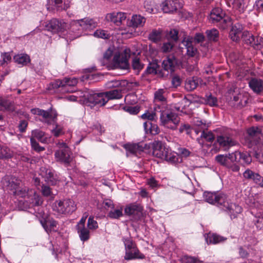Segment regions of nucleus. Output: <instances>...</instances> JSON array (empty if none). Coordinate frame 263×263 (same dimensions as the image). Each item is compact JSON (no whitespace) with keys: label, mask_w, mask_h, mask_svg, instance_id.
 Listing matches in <instances>:
<instances>
[{"label":"nucleus","mask_w":263,"mask_h":263,"mask_svg":"<svg viewBox=\"0 0 263 263\" xmlns=\"http://www.w3.org/2000/svg\"><path fill=\"white\" fill-rule=\"evenodd\" d=\"M145 154L164 160L172 164L182 162L181 158L161 141L155 140L146 143Z\"/></svg>","instance_id":"nucleus-1"},{"label":"nucleus","mask_w":263,"mask_h":263,"mask_svg":"<svg viewBox=\"0 0 263 263\" xmlns=\"http://www.w3.org/2000/svg\"><path fill=\"white\" fill-rule=\"evenodd\" d=\"M123 95L121 90L116 88L99 93H88L84 96V102L88 106L93 107L96 105L104 106L109 100L120 99Z\"/></svg>","instance_id":"nucleus-2"},{"label":"nucleus","mask_w":263,"mask_h":263,"mask_svg":"<svg viewBox=\"0 0 263 263\" xmlns=\"http://www.w3.org/2000/svg\"><path fill=\"white\" fill-rule=\"evenodd\" d=\"M160 119L164 126L173 130L177 129L180 122V118L177 113L170 107L166 106L164 109L160 110Z\"/></svg>","instance_id":"nucleus-3"},{"label":"nucleus","mask_w":263,"mask_h":263,"mask_svg":"<svg viewBox=\"0 0 263 263\" xmlns=\"http://www.w3.org/2000/svg\"><path fill=\"white\" fill-rule=\"evenodd\" d=\"M122 241L124 242L125 248V254L124 259L130 260L135 259H144L145 255L141 253L137 247L136 243L133 241L131 237H123Z\"/></svg>","instance_id":"nucleus-4"},{"label":"nucleus","mask_w":263,"mask_h":263,"mask_svg":"<svg viewBox=\"0 0 263 263\" xmlns=\"http://www.w3.org/2000/svg\"><path fill=\"white\" fill-rule=\"evenodd\" d=\"M96 26V23L92 19L85 18L72 22L70 24V31L78 37L83 32L92 30Z\"/></svg>","instance_id":"nucleus-5"},{"label":"nucleus","mask_w":263,"mask_h":263,"mask_svg":"<svg viewBox=\"0 0 263 263\" xmlns=\"http://www.w3.org/2000/svg\"><path fill=\"white\" fill-rule=\"evenodd\" d=\"M124 213L126 215L132 216L136 222L142 221L146 217L143 205L137 202L126 204L124 208Z\"/></svg>","instance_id":"nucleus-6"},{"label":"nucleus","mask_w":263,"mask_h":263,"mask_svg":"<svg viewBox=\"0 0 263 263\" xmlns=\"http://www.w3.org/2000/svg\"><path fill=\"white\" fill-rule=\"evenodd\" d=\"M30 111L33 115L42 116L44 119L42 122L48 125H50L58 120V114L55 109L53 108L52 107H50L46 110L39 108H34L31 109Z\"/></svg>","instance_id":"nucleus-7"},{"label":"nucleus","mask_w":263,"mask_h":263,"mask_svg":"<svg viewBox=\"0 0 263 263\" xmlns=\"http://www.w3.org/2000/svg\"><path fill=\"white\" fill-rule=\"evenodd\" d=\"M53 210L61 214H69L76 210L73 200L70 199L55 200L52 205Z\"/></svg>","instance_id":"nucleus-8"},{"label":"nucleus","mask_w":263,"mask_h":263,"mask_svg":"<svg viewBox=\"0 0 263 263\" xmlns=\"http://www.w3.org/2000/svg\"><path fill=\"white\" fill-rule=\"evenodd\" d=\"M40 170V174L44 178L45 181L49 185L54 186L59 182V177L52 167L42 166Z\"/></svg>","instance_id":"nucleus-9"},{"label":"nucleus","mask_w":263,"mask_h":263,"mask_svg":"<svg viewBox=\"0 0 263 263\" xmlns=\"http://www.w3.org/2000/svg\"><path fill=\"white\" fill-rule=\"evenodd\" d=\"M184 6L183 0H165L161 7L164 13H174L180 11Z\"/></svg>","instance_id":"nucleus-10"},{"label":"nucleus","mask_w":263,"mask_h":263,"mask_svg":"<svg viewBox=\"0 0 263 263\" xmlns=\"http://www.w3.org/2000/svg\"><path fill=\"white\" fill-rule=\"evenodd\" d=\"M21 180L13 176H5L2 180V183L7 190L16 194V191L20 188Z\"/></svg>","instance_id":"nucleus-11"},{"label":"nucleus","mask_w":263,"mask_h":263,"mask_svg":"<svg viewBox=\"0 0 263 263\" xmlns=\"http://www.w3.org/2000/svg\"><path fill=\"white\" fill-rule=\"evenodd\" d=\"M245 25L239 22L235 24H232L229 33V37L233 41L236 43L240 42L241 37L240 35L243 34L245 31Z\"/></svg>","instance_id":"nucleus-12"},{"label":"nucleus","mask_w":263,"mask_h":263,"mask_svg":"<svg viewBox=\"0 0 263 263\" xmlns=\"http://www.w3.org/2000/svg\"><path fill=\"white\" fill-rule=\"evenodd\" d=\"M72 154L70 150L67 147L57 151L54 153V156L57 161L63 163L67 166L72 161Z\"/></svg>","instance_id":"nucleus-13"},{"label":"nucleus","mask_w":263,"mask_h":263,"mask_svg":"<svg viewBox=\"0 0 263 263\" xmlns=\"http://www.w3.org/2000/svg\"><path fill=\"white\" fill-rule=\"evenodd\" d=\"M123 147L126 150V154H132L135 156L141 155L142 153L145 154L146 143L139 142L137 143H127L123 145Z\"/></svg>","instance_id":"nucleus-14"},{"label":"nucleus","mask_w":263,"mask_h":263,"mask_svg":"<svg viewBox=\"0 0 263 263\" xmlns=\"http://www.w3.org/2000/svg\"><path fill=\"white\" fill-rule=\"evenodd\" d=\"M177 65L178 59L174 55H171L167 56L163 60L161 66L164 70H166V72H169V75L172 76L174 74Z\"/></svg>","instance_id":"nucleus-15"},{"label":"nucleus","mask_w":263,"mask_h":263,"mask_svg":"<svg viewBox=\"0 0 263 263\" xmlns=\"http://www.w3.org/2000/svg\"><path fill=\"white\" fill-rule=\"evenodd\" d=\"M40 222L45 230L48 233L51 232H56L58 230V222L52 217L46 216L45 217L40 219Z\"/></svg>","instance_id":"nucleus-16"},{"label":"nucleus","mask_w":263,"mask_h":263,"mask_svg":"<svg viewBox=\"0 0 263 263\" xmlns=\"http://www.w3.org/2000/svg\"><path fill=\"white\" fill-rule=\"evenodd\" d=\"M241 39L243 41L245 44L251 46H258L261 45V37L253 35L250 31L245 30L241 35Z\"/></svg>","instance_id":"nucleus-17"},{"label":"nucleus","mask_w":263,"mask_h":263,"mask_svg":"<svg viewBox=\"0 0 263 263\" xmlns=\"http://www.w3.org/2000/svg\"><path fill=\"white\" fill-rule=\"evenodd\" d=\"M47 30L53 33H62L64 31V25L57 18H52L45 25Z\"/></svg>","instance_id":"nucleus-18"},{"label":"nucleus","mask_w":263,"mask_h":263,"mask_svg":"<svg viewBox=\"0 0 263 263\" xmlns=\"http://www.w3.org/2000/svg\"><path fill=\"white\" fill-rule=\"evenodd\" d=\"M114 68L121 69H128L129 68V64L125 55L116 54L112 60Z\"/></svg>","instance_id":"nucleus-19"},{"label":"nucleus","mask_w":263,"mask_h":263,"mask_svg":"<svg viewBox=\"0 0 263 263\" xmlns=\"http://www.w3.org/2000/svg\"><path fill=\"white\" fill-rule=\"evenodd\" d=\"M216 162L222 166L227 167L230 161L237 162L236 160V156L235 153H233L226 155H218L215 157Z\"/></svg>","instance_id":"nucleus-20"},{"label":"nucleus","mask_w":263,"mask_h":263,"mask_svg":"<svg viewBox=\"0 0 263 263\" xmlns=\"http://www.w3.org/2000/svg\"><path fill=\"white\" fill-rule=\"evenodd\" d=\"M249 86L253 91L260 96L263 95V80L260 79L252 78L249 82Z\"/></svg>","instance_id":"nucleus-21"},{"label":"nucleus","mask_w":263,"mask_h":263,"mask_svg":"<svg viewBox=\"0 0 263 263\" xmlns=\"http://www.w3.org/2000/svg\"><path fill=\"white\" fill-rule=\"evenodd\" d=\"M226 15V13L220 7L213 8L210 14V20L212 23L216 24L220 22Z\"/></svg>","instance_id":"nucleus-22"},{"label":"nucleus","mask_w":263,"mask_h":263,"mask_svg":"<svg viewBox=\"0 0 263 263\" xmlns=\"http://www.w3.org/2000/svg\"><path fill=\"white\" fill-rule=\"evenodd\" d=\"M27 200H25L24 204L26 208L31 209L37 206H39L43 203V200L42 197L36 194H34L33 196H31L27 198Z\"/></svg>","instance_id":"nucleus-23"},{"label":"nucleus","mask_w":263,"mask_h":263,"mask_svg":"<svg viewBox=\"0 0 263 263\" xmlns=\"http://www.w3.org/2000/svg\"><path fill=\"white\" fill-rule=\"evenodd\" d=\"M223 210L227 212L231 219H233L237 218L238 215L242 212L243 209L242 207L238 204L230 202L229 205L226 206Z\"/></svg>","instance_id":"nucleus-24"},{"label":"nucleus","mask_w":263,"mask_h":263,"mask_svg":"<svg viewBox=\"0 0 263 263\" xmlns=\"http://www.w3.org/2000/svg\"><path fill=\"white\" fill-rule=\"evenodd\" d=\"M158 68H160V65L158 63L157 60H153L147 65L146 68L141 75V78L146 80V77L149 75L155 76L157 69Z\"/></svg>","instance_id":"nucleus-25"},{"label":"nucleus","mask_w":263,"mask_h":263,"mask_svg":"<svg viewBox=\"0 0 263 263\" xmlns=\"http://www.w3.org/2000/svg\"><path fill=\"white\" fill-rule=\"evenodd\" d=\"M146 22L145 17L140 14H134L131 20L128 22V25L133 28L142 27Z\"/></svg>","instance_id":"nucleus-26"},{"label":"nucleus","mask_w":263,"mask_h":263,"mask_svg":"<svg viewBox=\"0 0 263 263\" xmlns=\"http://www.w3.org/2000/svg\"><path fill=\"white\" fill-rule=\"evenodd\" d=\"M215 204L219 208L222 209L223 210L226 206L229 205L230 202V200L228 198V196L226 194L223 193L222 192L218 191L217 196L216 198Z\"/></svg>","instance_id":"nucleus-27"},{"label":"nucleus","mask_w":263,"mask_h":263,"mask_svg":"<svg viewBox=\"0 0 263 263\" xmlns=\"http://www.w3.org/2000/svg\"><path fill=\"white\" fill-rule=\"evenodd\" d=\"M14 102L7 97L0 96V111H13L14 110Z\"/></svg>","instance_id":"nucleus-28"},{"label":"nucleus","mask_w":263,"mask_h":263,"mask_svg":"<svg viewBox=\"0 0 263 263\" xmlns=\"http://www.w3.org/2000/svg\"><path fill=\"white\" fill-rule=\"evenodd\" d=\"M96 70H97V68L95 66L85 69L84 74L80 77L81 81L83 82H85L88 80H96L98 79L99 74L91 73L93 71Z\"/></svg>","instance_id":"nucleus-29"},{"label":"nucleus","mask_w":263,"mask_h":263,"mask_svg":"<svg viewBox=\"0 0 263 263\" xmlns=\"http://www.w3.org/2000/svg\"><path fill=\"white\" fill-rule=\"evenodd\" d=\"M65 88V92H73L76 91L74 87L78 83V79L76 78L65 77L63 79Z\"/></svg>","instance_id":"nucleus-30"},{"label":"nucleus","mask_w":263,"mask_h":263,"mask_svg":"<svg viewBox=\"0 0 263 263\" xmlns=\"http://www.w3.org/2000/svg\"><path fill=\"white\" fill-rule=\"evenodd\" d=\"M144 130L146 134L156 135L160 133V129L155 123L152 121H146L143 124Z\"/></svg>","instance_id":"nucleus-31"},{"label":"nucleus","mask_w":263,"mask_h":263,"mask_svg":"<svg viewBox=\"0 0 263 263\" xmlns=\"http://www.w3.org/2000/svg\"><path fill=\"white\" fill-rule=\"evenodd\" d=\"M227 240V238L216 233H209L205 237V240L208 245L217 244Z\"/></svg>","instance_id":"nucleus-32"},{"label":"nucleus","mask_w":263,"mask_h":263,"mask_svg":"<svg viewBox=\"0 0 263 263\" xmlns=\"http://www.w3.org/2000/svg\"><path fill=\"white\" fill-rule=\"evenodd\" d=\"M201 99L203 104L210 107H217L218 106L217 98L212 95L211 93H206Z\"/></svg>","instance_id":"nucleus-33"},{"label":"nucleus","mask_w":263,"mask_h":263,"mask_svg":"<svg viewBox=\"0 0 263 263\" xmlns=\"http://www.w3.org/2000/svg\"><path fill=\"white\" fill-rule=\"evenodd\" d=\"M14 152L9 147L7 146L1 145L0 144V159L3 160H8L13 158Z\"/></svg>","instance_id":"nucleus-34"},{"label":"nucleus","mask_w":263,"mask_h":263,"mask_svg":"<svg viewBox=\"0 0 263 263\" xmlns=\"http://www.w3.org/2000/svg\"><path fill=\"white\" fill-rule=\"evenodd\" d=\"M76 229L82 241H87L90 239V234L89 229L85 227H79V226H76Z\"/></svg>","instance_id":"nucleus-35"},{"label":"nucleus","mask_w":263,"mask_h":263,"mask_svg":"<svg viewBox=\"0 0 263 263\" xmlns=\"http://www.w3.org/2000/svg\"><path fill=\"white\" fill-rule=\"evenodd\" d=\"M205 34L208 40L210 42L216 43L219 41V32L217 29H208L205 31Z\"/></svg>","instance_id":"nucleus-36"},{"label":"nucleus","mask_w":263,"mask_h":263,"mask_svg":"<svg viewBox=\"0 0 263 263\" xmlns=\"http://www.w3.org/2000/svg\"><path fill=\"white\" fill-rule=\"evenodd\" d=\"M234 153L237 161H242V164H249L252 162V157L247 152H235Z\"/></svg>","instance_id":"nucleus-37"},{"label":"nucleus","mask_w":263,"mask_h":263,"mask_svg":"<svg viewBox=\"0 0 263 263\" xmlns=\"http://www.w3.org/2000/svg\"><path fill=\"white\" fill-rule=\"evenodd\" d=\"M123 15V12H112L108 13L106 15V20L108 22L114 23L117 26L121 25V16Z\"/></svg>","instance_id":"nucleus-38"},{"label":"nucleus","mask_w":263,"mask_h":263,"mask_svg":"<svg viewBox=\"0 0 263 263\" xmlns=\"http://www.w3.org/2000/svg\"><path fill=\"white\" fill-rule=\"evenodd\" d=\"M60 88H61L62 91L65 92L63 79H58L51 81L48 84L47 89L50 91L53 90L54 91H56V90Z\"/></svg>","instance_id":"nucleus-39"},{"label":"nucleus","mask_w":263,"mask_h":263,"mask_svg":"<svg viewBox=\"0 0 263 263\" xmlns=\"http://www.w3.org/2000/svg\"><path fill=\"white\" fill-rule=\"evenodd\" d=\"M216 142L219 144L220 147H229L233 145L232 144V139L228 136H224L222 135L218 136L216 139Z\"/></svg>","instance_id":"nucleus-40"},{"label":"nucleus","mask_w":263,"mask_h":263,"mask_svg":"<svg viewBox=\"0 0 263 263\" xmlns=\"http://www.w3.org/2000/svg\"><path fill=\"white\" fill-rule=\"evenodd\" d=\"M123 206H120L117 209H111L107 214V217L111 219H119L123 216Z\"/></svg>","instance_id":"nucleus-41"},{"label":"nucleus","mask_w":263,"mask_h":263,"mask_svg":"<svg viewBox=\"0 0 263 263\" xmlns=\"http://www.w3.org/2000/svg\"><path fill=\"white\" fill-rule=\"evenodd\" d=\"M13 60L18 64L26 66L31 61L30 57L27 54H17L13 57Z\"/></svg>","instance_id":"nucleus-42"},{"label":"nucleus","mask_w":263,"mask_h":263,"mask_svg":"<svg viewBox=\"0 0 263 263\" xmlns=\"http://www.w3.org/2000/svg\"><path fill=\"white\" fill-rule=\"evenodd\" d=\"M144 64L142 63L137 57H135L132 59V67L135 71V73L136 75L139 74L140 71L143 69Z\"/></svg>","instance_id":"nucleus-43"},{"label":"nucleus","mask_w":263,"mask_h":263,"mask_svg":"<svg viewBox=\"0 0 263 263\" xmlns=\"http://www.w3.org/2000/svg\"><path fill=\"white\" fill-rule=\"evenodd\" d=\"M218 193V191L213 192L205 191L203 193V197L205 201L210 204L215 205L216 203V198L217 196Z\"/></svg>","instance_id":"nucleus-44"},{"label":"nucleus","mask_w":263,"mask_h":263,"mask_svg":"<svg viewBox=\"0 0 263 263\" xmlns=\"http://www.w3.org/2000/svg\"><path fill=\"white\" fill-rule=\"evenodd\" d=\"M178 33L179 31L177 29H171L166 34V39L167 41L172 42L174 44L177 43L179 40Z\"/></svg>","instance_id":"nucleus-45"},{"label":"nucleus","mask_w":263,"mask_h":263,"mask_svg":"<svg viewBox=\"0 0 263 263\" xmlns=\"http://www.w3.org/2000/svg\"><path fill=\"white\" fill-rule=\"evenodd\" d=\"M148 39L154 43H158L161 40V31L156 29H153L149 33Z\"/></svg>","instance_id":"nucleus-46"},{"label":"nucleus","mask_w":263,"mask_h":263,"mask_svg":"<svg viewBox=\"0 0 263 263\" xmlns=\"http://www.w3.org/2000/svg\"><path fill=\"white\" fill-rule=\"evenodd\" d=\"M1 57L2 59L0 60V66L3 67L7 66L12 61V56L10 52H2Z\"/></svg>","instance_id":"nucleus-47"},{"label":"nucleus","mask_w":263,"mask_h":263,"mask_svg":"<svg viewBox=\"0 0 263 263\" xmlns=\"http://www.w3.org/2000/svg\"><path fill=\"white\" fill-rule=\"evenodd\" d=\"M179 261L181 263H203L198 257L187 254L182 255Z\"/></svg>","instance_id":"nucleus-48"},{"label":"nucleus","mask_w":263,"mask_h":263,"mask_svg":"<svg viewBox=\"0 0 263 263\" xmlns=\"http://www.w3.org/2000/svg\"><path fill=\"white\" fill-rule=\"evenodd\" d=\"M218 23L217 25L220 29L226 30L228 29L229 26L231 27L232 24H233V19L230 16H225Z\"/></svg>","instance_id":"nucleus-49"},{"label":"nucleus","mask_w":263,"mask_h":263,"mask_svg":"<svg viewBox=\"0 0 263 263\" xmlns=\"http://www.w3.org/2000/svg\"><path fill=\"white\" fill-rule=\"evenodd\" d=\"M18 158L23 163L32 164L35 162V161L32 156L28 153H20L18 154Z\"/></svg>","instance_id":"nucleus-50"},{"label":"nucleus","mask_w":263,"mask_h":263,"mask_svg":"<svg viewBox=\"0 0 263 263\" xmlns=\"http://www.w3.org/2000/svg\"><path fill=\"white\" fill-rule=\"evenodd\" d=\"M155 76H156L157 79L166 80L170 75L169 72L167 71L166 72V70H164V68H162L160 69V67L157 69Z\"/></svg>","instance_id":"nucleus-51"},{"label":"nucleus","mask_w":263,"mask_h":263,"mask_svg":"<svg viewBox=\"0 0 263 263\" xmlns=\"http://www.w3.org/2000/svg\"><path fill=\"white\" fill-rule=\"evenodd\" d=\"M124 111L129 113L131 115H137L140 110V107L139 105L134 106L126 105L123 107Z\"/></svg>","instance_id":"nucleus-52"},{"label":"nucleus","mask_w":263,"mask_h":263,"mask_svg":"<svg viewBox=\"0 0 263 263\" xmlns=\"http://www.w3.org/2000/svg\"><path fill=\"white\" fill-rule=\"evenodd\" d=\"M93 35L95 37L103 39H109L110 37V35L108 33L107 31L101 29L96 30Z\"/></svg>","instance_id":"nucleus-53"},{"label":"nucleus","mask_w":263,"mask_h":263,"mask_svg":"<svg viewBox=\"0 0 263 263\" xmlns=\"http://www.w3.org/2000/svg\"><path fill=\"white\" fill-rule=\"evenodd\" d=\"M247 134L251 137L257 136V134H261V129L258 126H252L247 130Z\"/></svg>","instance_id":"nucleus-54"},{"label":"nucleus","mask_w":263,"mask_h":263,"mask_svg":"<svg viewBox=\"0 0 263 263\" xmlns=\"http://www.w3.org/2000/svg\"><path fill=\"white\" fill-rule=\"evenodd\" d=\"M51 125H55V127L51 130V133L55 137H59L60 135L64 134L63 132V128L59 126L57 123V120H56L55 123L53 122Z\"/></svg>","instance_id":"nucleus-55"},{"label":"nucleus","mask_w":263,"mask_h":263,"mask_svg":"<svg viewBox=\"0 0 263 263\" xmlns=\"http://www.w3.org/2000/svg\"><path fill=\"white\" fill-rule=\"evenodd\" d=\"M87 228L90 230H96L99 227L98 223L96 220H94L93 216H90L88 219Z\"/></svg>","instance_id":"nucleus-56"},{"label":"nucleus","mask_w":263,"mask_h":263,"mask_svg":"<svg viewBox=\"0 0 263 263\" xmlns=\"http://www.w3.org/2000/svg\"><path fill=\"white\" fill-rule=\"evenodd\" d=\"M30 143L32 149L37 153H40L45 150V148L40 146L39 143L34 138H30Z\"/></svg>","instance_id":"nucleus-57"},{"label":"nucleus","mask_w":263,"mask_h":263,"mask_svg":"<svg viewBox=\"0 0 263 263\" xmlns=\"http://www.w3.org/2000/svg\"><path fill=\"white\" fill-rule=\"evenodd\" d=\"M201 137L204 138L206 141L209 142H213L215 138V135L211 131L208 132L202 131Z\"/></svg>","instance_id":"nucleus-58"},{"label":"nucleus","mask_w":263,"mask_h":263,"mask_svg":"<svg viewBox=\"0 0 263 263\" xmlns=\"http://www.w3.org/2000/svg\"><path fill=\"white\" fill-rule=\"evenodd\" d=\"M192 126L189 124H181L179 128V132L180 134L185 132L186 135H190L192 134Z\"/></svg>","instance_id":"nucleus-59"},{"label":"nucleus","mask_w":263,"mask_h":263,"mask_svg":"<svg viewBox=\"0 0 263 263\" xmlns=\"http://www.w3.org/2000/svg\"><path fill=\"white\" fill-rule=\"evenodd\" d=\"M175 46V44L172 42L168 41L167 42L163 43L161 47V51L163 53H167L171 51L173 48Z\"/></svg>","instance_id":"nucleus-60"},{"label":"nucleus","mask_w":263,"mask_h":263,"mask_svg":"<svg viewBox=\"0 0 263 263\" xmlns=\"http://www.w3.org/2000/svg\"><path fill=\"white\" fill-rule=\"evenodd\" d=\"M48 4L55 8L57 11H62L63 0H47Z\"/></svg>","instance_id":"nucleus-61"},{"label":"nucleus","mask_w":263,"mask_h":263,"mask_svg":"<svg viewBox=\"0 0 263 263\" xmlns=\"http://www.w3.org/2000/svg\"><path fill=\"white\" fill-rule=\"evenodd\" d=\"M232 5L233 7L239 12H243V4L244 3V0H232Z\"/></svg>","instance_id":"nucleus-62"},{"label":"nucleus","mask_w":263,"mask_h":263,"mask_svg":"<svg viewBox=\"0 0 263 263\" xmlns=\"http://www.w3.org/2000/svg\"><path fill=\"white\" fill-rule=\"evenodd\" d=\"M164 91L163 89H159L155 93V99L160 102H166V99L163 96Z\"/></svg>","instance_id":"nucleus-63"},{"label":"nucleus","mask_w":263,"mask_h":263,"mask_svg":"<svg viewBox=\"0 0 263 263\" xmlns=\"http://www.w3.org/2000/svg\"><path fill=\"white\" fill-rule=\"evenodd\" d=\"M198 85L197 81L193 79L192 80H189L185 84V87L187 89L190 90H193L196 89Z\"/></svg>","instance_id":"nucleus-64"}]
</instances>
